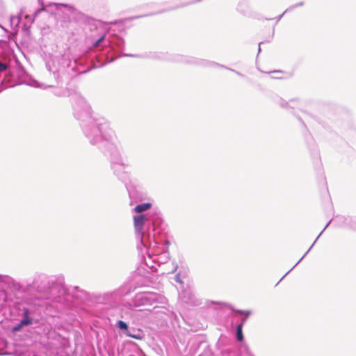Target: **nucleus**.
Wrapping results in <instances>:
<instances>
[{
	"label": "nucleus",
	"mask_w": 356,
	"mask_h": 356,
	"mask_svg": "<svg viewBox=\"0 0 356 356\" xmlns=\"http://www.w3.org/2000/svg\"><path fill=\"white\" fill-rule=\"evenodd\" d=\"M147 220L148 218L145 214H138L134 216V225L136 237L140 240V243L144 247L148 245L147 241L149 240L151 237H152L154 244H156L157 242L155 240V234H160L161 232L165 229V227L159 213L155 212L154 216L152 217V231H150L149 229H148L147 232L144 230L145 225Z\"/></svg>",
	"instance_id": "nucleus-5"
},
{
	"label": "nucleus",
	"mask_w": 356,
	"mask_h": 356,
	"mask_svg": "<svg viewBox=\"0 0 356 356\" xmlns=\"http://www.w3.org/2000/svg\"><path fill=\"white\" fill-rule=\"evenodd\" d=\"M8 67V64L0 61V73L6 71Z\"/></svg>",
	"instance_id": "nucleus-26"
},
{
	"label": "nucleus",
	"mask_w": 356,
	"mask_h": 356,
	"mask_svg": "<svg viewBox=\"0 0 356 356\" xmlns=\"http://www.w3.org/2000/svg\"><path fill=\"white\" fill-rule=\"evenodd\" d=\"M127 188L129 195L131 199H134L136 200H141L145 196V193L138 191L136 188H128L127 186Z\"/></svg>",
	"instance_id": "nucleus-13"
},
{
	"label": "nucleus",
	"mask_w": 356,
	"mask_h": 356,
	"mask_svg": "<svg viewBox=\"0 0 356 356\" xmlns=\"http://www.w3.org/2000/svg\"><path fill=\"white\" fill-rule=\"evenodd\" d=\"M202 0H193V1H189V2H186L181 5H179V6H177L174 8H172L170 9H168L166 10V11H168V10H175V9H177V8H182V7H185V6H187L188 5H191V4H194V3H198L200 1H201Z\"/></svg>",
	"instance_id": "nucleus-22"
},
{
	"label": "nucleus",
	"mask_w": 356,
	"mask_h": 356,
	"mask_svg": "<svg viewBox=\"0 0 356 356\" xmlns=\"http://www.w3.org/2000/svg\"><path fill=\"white\" fill-rule=\"evenodd\" d=\"M0 27L6 32H8L7 29H6L3 26L0 25Z\"/></svg>",
	"instance_id": "nucleus-34"
},
{
	"label": "nucleus",
	"mask_w": 356,
	"mask_h": 356,
	"mask_svg": "<svg viewBox=\"0 0 356 356\" xmlns=\"http://www.w3.org/2000/svg\"><path fill=\"white\" fill-rule=\"evenodd\" d=\"M245 315V317L243 318L242 319V322L243 323H244L247 318H248V316L251 314V312L250 311H248V310H245V314H243Z\"/></svg>",
	"instance_id": "nucleus-28"
},
{
	"label": "nucleus",
	"mask_w": 356,
	"mask_h": 356,
	"mask_svg": "<svg viewBox=\"0 0 356 356\" xmlns=\"http://www.w3.org/2000/svg\"><path fill=\"white\" fill-rule=\"evenodd\" d=\"M105 34H102L98 39L92 41V47L95 50H93L94 55L92 56L96 60V61L92 60L93 68L103 67L106 63H111L120 56L132 58L140 57V56L138 54L123 53L125 42L124 39L120 36L113 37L109 41V47L99 49L100 44L105 40Z\"/></svg>",
	"instance_id": "nucleus-2"
},
{
	"label": "nucleus",
	"mask_w": 356,
	"mask_h": 356,
	"mask_svg": "<svg viewBox=\"0 0 356 356\" xmlns=\"http://www.w3.org/2000/svg\"><path fill=\"white\" fill-rule=\"evenodd\" d=\"M56 96H62L65 94V90L63 89H59L54 92Z\"/></svg>",
	"instance_id": "nucleus-29"
},
{
	"label": "nucleus",
	"mask_w": 356,
	"mask_h": 356,
	"mask_svg": "<svg viewBox=\"0 0 356 356\" xmlns=\"http://www.w3.org/2000/svg\"><path fill=\"white\" fill-rule=\"evenodd\" d=\"M105 154L109 156L111 168L117 177L127 185L129 180L128 173L124 170L127 166L124 163L120 148L115 144L113 138L108 141V144L99 149Z\"/></svg>",
	"instance_id": "nucleus-6"
},
{
	"label": "nucleus",
	"mask_w": 356,
	"mask_h": 356,
	"mask_svg": "<svg viewBox=\"0 0 356 356\" xmlns=\"http://www.w3.org/2000/svg\"><path fill=\"white\" fill-rule=\"evenodd\" d=\"M74 291L73 296H79L81 298H87L88 293L85 290L81 289L79 286H74Z\"/></svg>",
	"instance_id": "nucleus-20"
},
{
	"label": "nucleus",
	"mask_w": 356,
	"mask_h": 356,
	"mask_svg": "<svg viewBox=\"0 0 356 356\" xmlns=\"http://www.w3.org/2000/svg\"><path fill=\"white\" fill-rule=\"evenodd\" d=\"M54 86H55L54 84H51V85L45 86L44 88H51V87H54Z\"/></svg>",
	"instance_id": "nucleus-32"
},
{
	"label": "nucleus",
	"mask_w": 356,
	"mask_h": 356,
	"mask_svg": "<svg viewBox=\"0 0 356 356\" xmlns=\"http://www.w3.org/2000/svg\"><path fill=\"white\" fill-rule=\"evenodd\" d=\"M243 323H241L237 325L236 327V339L238 341H242L244 339L243 334Z\"/></svg>",
	"instance_id": "nucleus-19"
},
{
	"label": "nucleus",
	"mask_w": 356,
	"mask_h": 356,
	"mask_svg": "<svg viewBox=\"0 0 356 356\" xmlns=\"http://www.w3.org/2000/svg\"><path fill=\"white\" fill-rule=\"evenodd\" d=\"M116 326L121 330H127V332L129 331L128 330V325L126 322L123 321H118L117 323H116Z\"/></svg>",
	"instance_id": "nucleus-23"
},
{
	"label": "nucleus",
	"mask_w": 356,
	"mask_h": 356,
	"mask_svg": "<svg viewBox=\"0 0 356 356\" xmlns=\"http://www.w3.org/2000/svg\"><path fill=\"white\" fill-rule=\"evenodd\" d=\"M250 356H254L253 355H251Z\"/></svg>",
	"instance_id": "nucleus-39"
},
{
	"label": "nucleus",
	"mask_w": 356,
	"mask_h": 356,
	"mask_svg": "<svg viewBox=\"0 0 356 356\" xmlns=\"http://www.w3.org/2000/svg\"><path fill=\"white\" fill-rule=\"evenodd\" d=\"M261 43H262L261 42L259 43L258 53H259V52L261 51V47H260V45H261Z\"/></svg>",
	"instance_id": "nucleus-33"
},
{
	"label": "nucleus",
	"mask_w": 356,
	"mask_h": 356,
	"mask_svg": "<svg viewBox=\"0 0 356 356\" xmlns=\"http://www.w3.org/2000/svg\"><path fill=\"white\" fill-rule=\"evenodd\" d=\"M286 13H283L282 14L280 15L279 16L276 17L275 18V19L276 20V22H278L281 19L282 17L284 16V15Z\"/></svg>",
	"instance_id": "nucleus-31"
},
{
	"label": "nucleus",
	"mask_w": 356,
	"mask_h": 356,
	"mask_svg": "<svg viewBox=\"0 0 356 356\" xmlns=\"http://www.w3.org/2000/svg\"><path fill=\"white\" fill-rule=\"evenodd\" d=\"M54 6L57 10L59 9L60 7H64L67 8V10L70 12V13L74 16V19L79 22H84L86 20V16L83 13L77 10L75 8L70 4L66 3H54Z\"/></svg>",
	"instance_id": "nucleus-10"
},
{
	"label": "nucleus",
	"mask_w": 356,
	"mask_h": 356,
	"mask_svg": "<svg viewBox=\"0 0 356 356\" xmlns=\"http://www.w3.org/2000/svg\"><path fill=\"white\" fill-rule=\"evenodd\" d=\"M64 277L62 275H47L44 273H38L35 275L33 284L38 291H50L51 293L56 291L59 293L57 296H45L46 299L52 302H63L67 300V289L63 285Z\"/></svg>",
	"instance_id": "nucleus-4"
},
{
	"label": "nucleus",
	"mask_w": 356,
	"mask_h": 356,
	"mask_svg": "<svg viewBox=\"0 0 356 356\" xmlns=\"http://www.w3.org/2000/svg\"><path fill=\"white\" fill-rule=\"evenodd\" d=\"M236 10L241 15L246 17H250L252 15L250 6L249 3L245 1L239 2V3L237 6Z\"/></svg>",
	"instance_id": "nucleus-12"
},
{
	"label": "nucleus",
	"mask_w": 356,
	"mask_h": 356,
	"mask_svg": "<svg viewBox=\"0 0 356 356\" xmlns=\"http://www.w3.org/2000/svg\"><path fill=\"white\" fill-rule=\"evenodd\" d=\"M177 268V265L175 267L174 270H172V272H174L175 270H176Z\"/></svg>",
	"instance_id": "nucleus-36"
},
{
	"label": "nucleus",
	"mask_w": 356,
	"mask_h": 356,
	"mask_svg": "<svg viewBox=\"0 0 356 356\" xmlns=\"http://www.w3.org/2000/svg\"><path fill=\"white\" fill-rule=\"evenodd\" d=\"M21 21V17L19 15H11L10 17V26L15 33L18 31V27Z\"/></svg>",
	"instance_id": "nucleus-16"
},
{
	"label": "nucleus",
	"mask_w": 356,
	"mask_h": 356,
	"mask_svg": "<svg viewBox=\"0 0 356 356\" xmlns=\"http://www.w3.org/2000/svg\"><path fill=\"white\" fill-rule=\"evenodd\" d=\"M22 318L20 320L22 325L24 326L30 325L33 323V319L30 316V310L28 307H24L22 309Z\"/></svg>",
	"instance_id": "nucleus-15"
},
{
	"label": "nucleus",
	"mask_w": 356,
	"mask_h": 356,
	"mask_svg": "<svg viewBox=\"0 0 356 356\" xmlns=\"http://www.w3.org/2000/svg\"><path fill=\"white\" fill-rule=\"evenodd\" d=\"M152 207V204L149 202H145L142 204H137L134 209V211L136 213H142L143 211H145L148 209H149Z\"/></svg>",
	"instance_id": "nucleus-18"
},
{
	"label": "nucleus",
	"mask_w": 356,
	"mask_h": 356,
	"mask_svg": "<svg viewBox=\"0 0 356 356\" xmlns=\"http://www.w3.org/2000/svg\"><path fill=\"white\" fill-rule=\"evenodd\" d=\"M23 327H24V325H22V321H20L19 323L16 324L13 328V330L14 332H18Z\"/></svg>",
	"instance_id": "nucleus-27"
},
{
	"label": "nucleus",
	"mask_w": 356,
	"mask_h": 356,
	"mask_svg": "<svg viewBox=\"0 0 356 356\" xmlns=\"http://www.w3.org/2000/svg\"><path fill=\"white\" fill-rule=\"evenodd\" d=\"M76 60L71 59L66 54L52 57L46 63V67L53 75L57 85L63 84L74 77L76 74Z\"/></svg>",
	"instance_id": "nucleus-3"
},
{
	"label": "nucleus",
	"mask_w": 356,
	"mask_h": 356,
	"mask_svg": "<svg viewBox=\"0 0 356 356\" xmlns=\"http://www.w3.org/2000/svg\"><path fill=\"white\" fill-rule=\"evenodd\" d=\"M10 300L5 290H0V307H2L7 301Z\"/></svg>",
	"instance_id": "nucleus-21"
},
{
	"label": "nucleus",
	"mask_w": 356,
	"mask_h": 356,
	"mask_svg": "<svg viewBox=\"0 0 356 356\" xmlns=\"http://www.w3.org/2000/svg\"><path fill=\"white\" fill-rule=\"evenodd\" d=\"M127 334L133 338V339H143V335L140 334V333H138V334H131L129 331L127 332Z\"/></svg>",
	"instance_id": "nucleus-25"
},
{
	"label": "nucleus",
	"mask_w": 356,
	"mask_h": 356,
	"mask_svg": "<svg viewBox=\"0 0 356 356\" xmlns=\"http://www.w3.org/2000/svg\"><path fill=\"white\" fill-rule=\"evenodd\" d=\"M39 12H40V10H38L37 11H35V15H36Z\"/></svg>",
	"instance_id": "nucleus-35"
},
{
	"label": "nucleus",
	"mask_w": 356,
	"mask_h": 356,
	"mask_svg": "<svg viewBox=\"0 0 356 356\" xmlns=\"http://www.w3.org/2000/svg\"><path fill=\"white\" fill-rule=\"evenodd\" d=\"M181 299L184 302L189 305H194L197 304L194 296L190 294V293L187 291L183 292Z\"/></svg>",
	"instance_id": "nucleus-17"
},
{
	"label": "nucleus",
	"mask_w": 356,
	"mask_h": 356,
	"mask_svg": "<svg viewBox=\"0 0 356 356\" xmlns=\"http://www.w3.org/2000/svg\"><path fill=\"white\" fill-rule=\"evenodd\" d=\"M165 302L166 298L161 294L152 291H143L135 294L131 302L127 303V308L132 309L133 307L165 304Z\"/></svg>",
	"instance_id": "nucleus-8"
},
{
	"label": "nucleus",
	"mask_w": 356,
	"mask_h": 356,
	"mask_svg": "<svg viewBox=\"0 0 356 356\" xmlns=\"http://www.w3.org/2000/svg\"><path fill=\"white\" fill-rule=\"evenodd\" d=\"M154 58L159 59V60H168L170 62H175V63H181L184 64H191V65H201V66H208V67H220L222 68L227 69L229 71H232L234 72L236 74L240 76H244L243 74L241 72L227 67L225 65L218 64L217 63L209 61L207 60L196 58L192 56H184L179 54H168V53H159L156 54L154 56Z\"/></svg>",
	"instance_id": "nucleus-7"
},
{
	"label": "nucleus",
	"mask_w": 356,
	"mask_h": 356,
	"mask_svg": "<svg viewBox=\"0 0 356 356\" xmlns=\"http://www.w3.org/2000/svg\"><path fill=\"white\" fill-rule=\"evenodd\" d=\"M232 310L236 313V314H245V310H241V309H232Z\"/></svg>",
	"instance_id": "nucleus-30"
},
{
	"label": "nucleus",
	"mask_w": 356,
	"mask_h": 356,
	"mask_svg": "<svg viewBox=\"0 0 356 356\" xmlns=\"http://www.w3.org/2000/svg\"><path fill=\"white\" fill-rule=\"evenodd\" d=\"M332 220H330L329 222L326 224V225L325 226V227L323 228V229L322 230V232L318 234V236H317V238H316V240L314 241V243H312V245L310 246V248L308 249V250L305 253V254L298 261V262H296V264L289 270H288L285 275L281 278V280L280 281H281L287 274H289L303 259L304 257L308 254V252L311 250V249L312 248V247L314 245L315 243L316 242V241L318 240V238L320 237V236L322 234V233L325 230V229L328 227V225H330V223L331 222Z\"/></svg>",
	"instance_id": "nucleus-14"
},
{
	"label": "nucleus",
	"mask_w": 356,
	"mask_h": 356,
	"mask_svg": "<svg viewBox=\"0 0 356 356\" xmlns=\"http://www.w3.org/2000/svg\"><path fill=\"white\" fill-rule=\"evenodd\" d=\"M281 71L275 70L274 72H280Z\"/></svg>",
	"instance_id": "nucleus-38"
},
{
	"label": "nucleus",
	"mask_w": 356,
	"mask_h": 356,
	"mask_svg": "<svg viewBox=\"0 0 356 356\" xmlns=\"http://www.w3.org/2000/svg\"><path fill=\"white\" fill-rule=\"evenodd\" d=\"M279 105L286 109H291L292 111L295 108L302 110L303 102L298 99H291L289 102L280 99L278 102Z\"/></svg>",
	"instance_id": "nucleus-11"
},
{
	"label": "nucleus",
	"mask_w": 356,
	"mask_h": 356,
	"mask_svg": "<svg viewBox=\"0 0 356 356\" xmlns=\"http://www.w3.org/2000/svg\"><path fill=\"white\" fill-rule=\"evenodd\" d=\"M128 293L129 292L125 291L123 286H120L111 291L93 294L92 298L97 304H103L108 305L110 307H115L120 299Z\"/></svg>",
	"instance_id": "nucleus-9"
},
{
	"label": "nucleus",
	"mask_w": 356,
	"mask_h": 356,
	"mask_svg": "<svg viewBox=\"0 0 356 356\" xmlns=\"http://www.w3.org/2000/svg\"><path fill=\"white\" fill-rule=\"evenodd\" d=\"M74 115L79 121L81 131L90 145L102 148L113 138V131L103 118H95L91 108L82 97H77L73 105Z\"/></svg>",
	"instance_id": "nucleus-1"
},
{
	"label": "nucleus",
	"mask_w": 356,
	"mask_h": 356,
	"mask_svg": "<svg viewBox=\"0 0 356 356\" xmlns=\"http://www.w3.org/2000/svg\"><path fill=\"white\" fill-rule=\"evenodd\" d=\"M44 85L42 84V86L41 85H39V86H37V87H42V86H44Z\"/></svg>",
	"instance_id": "nucleus-37"
},
{
	"label": "nucleus",
	"mask_w": 356,
	"mask_h": 356,
	"mask_svg": "<svg viewBox=\"0 0 356 356\" xmlns=\"http://www.w3.org/2000/svg\"><path fill=\"white\" fill-rule=\"evenodd\" d=\"M304 5V2L303 1H300V2H298L296 4H293L291 6H289L288 8H286L285 10H284V13H287V12H289V11H291L293 10V9L298 8V7H300V6H302Z\"/></svg>",
	"instance_id": "nucleus-24"
}]
</instances>
